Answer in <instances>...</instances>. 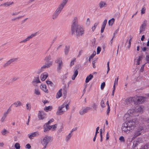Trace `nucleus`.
I'll return each mask as SVG.
<instances>
[{
    "mask_svg": "<svg viewBox=\"0 0 149 149\" xmlns=\"http://www.w3.org/2000/svg\"><path fill=\"white\" fill-rule=\"evenodd\" d=\"M138 124V121L136 119L130 120L128 121L127 123L123 124L122 130L126 133H129L131 131L134 129Z\"/></svg>",
    "mask_w": 149,
    "mask_h": 149,
    "instance_id": "1",
    "label": "nucleus"
},
{
    "mask_svg": "<svg viewBox=\"0 0 149 149\" xmlns=\"http://www.w3.org/2000/svg\"><path fill=\"white\" fill-rule=\"evenodd\" d=\"M51 59V56L50 55H47L45 57L44 60L46 62V63L37 72L38 73H40L44 69L48 68L52 65L53 61L50 60Z\"/></svg>",
    "mask_w": 149,
    "mask_h": 149,
    "instance_id": "2",
    "label": "nucleus"
},
{
    "mask_svg": "<svg viewBox=\"0 0 149 149\" xmlns=\"http://www.w3.org/2000/svg\"><path fill=\"white\" fill-rule=\"evenodd\" d=\"M68 0H63L62 3L58 6L52 16V18L54 19L58 17L59 14L61 13L63 7L67 3Z\"/></svg>",
    "mask_w": 149,
    "mask_h": 149,
    "instance_id": "3",
    "label": "nucleus"
},
{
    "mask_svg": "<svg viewBox=\"0 0 149 149\" xmlns=\"http://www.w3.org/2000/svg\"><path fill=\"white\" fill-rule=\"evenodd\" d=\"M72 34L75 36L77 37L82 36L84 34V30L82 27L78 26L71 29Z\"/></svg>",
    "mask_w": 149,
    "mask_h": 149,
    "instance_id": "4",
    "label": "nucleus"
},
{
    "mask_svg": "<svg viewBox=\"0 0 149 149\" xmlns=\"http://www.w3.org/2000/svg\"><path fill=\"white\" fill-rule=\"evenodd\" d=\"M69 109L68 103H67L65 102L61 105L58 107L56 112V114L60 115L64 113L66 111Z\"/></svg>",
    "mask_w": 149,
    "mask_h": 149,
    "instance_id": "5",
    "label": "nucleus"
},
{
    "mask_svg": "<svg viewBox=\"0 0 149 149\" xmlns=\"http://www.w3.org/2000/svg\"><path fill=\"white\" fill-rule=\"evenodd\" d=\"M51 140V137L48 136H46L42 139L40 141V143L42 146V149H45Z\"/></svg>",
    "mask_w": 149,
    "mask_h": 149,
    "instance_id": "6",
    "label": "nucleus"
},
{
    "mask_svg": "<svg viewBox=\"0 0 149 149\" xmlns=\"http://www.w3.org/2000/svg\"><path fill=\"white\" fill-rule=\"evenodd\" d=\"M55 63L57 64L56 70L57 72H60L63 65L62 58L58 57L55 60Z\"/></svg>",
    "mask_w": 149,
    "mask_h": 149,
    "instance_id": "7",
    "label": "nucleus"
},
{
    "mask_svg": "<svg viewBox=\"0 0 149 149\" xmlns=\"http://www.w3.org/2000/svg\"><path fill=\"white\" fill-rule=\"evenodd\" d=\"M133 98V102L135 104H140L143 102L146 99V97H143L137 96H134Z\"/></svg>",
    "mask_w": 149,
    "mask_h": 149,
    "instance_id": "8",
    "label": "nucleus"
},
{
    "mask_svg": "<svg viewBox=\"0 0 149 149\" xmlns=\"http://www.w3.org/2000/svg\"><path fill=\"white\" fill-rule=\"evenodd\" d=\"M138 115V114H137L136 111L133 109H131L127 111V113L125 115L124 118L127 119L130 116H137Z\"/></svg>",
    "mask_w": 149,
    "mask_h": 149,
    "instance_id": "9",
    "label": "nucleus"
},
{
    "mask_svg": "<svg viewBox=\"0 0 149 149\" xmlns=\"http://www.w3.org/2000/svg\"><path fill=\"white\" fill-rule=\"evenodd\" d=\"M143 129V128L142 126H140L137 128L134 131L133 138H135L138 136L141 135L142 133Z\"/></svg>",
    "mask_w": 149,
    "mask_h": 149,
    "instance_id": "10",
    "label": "nucleus"
},
{
    "mask_svg": "<svg viewBox=\"0 0 149 149\" xmlns=\"http://www.w3.org/2000/svg\"><path fill=\"white\" fill-rule=\"evenodd\" d=\"M37 34V33H35L32 34L30 36H27L24 39L20 41L19 43L21 44L26 43L30 39H31L36 36V35Z\"/></svg>",
    "mask_w": 149,
    "mask_h": 149,
    "instance_id": "11",
    "label": "nucleus"
},
{
    "mask_svg": "<svg viewBox=\"0 0 149 149\" xmlns=\"http://www.w3.org/2000/svg\"><path fill=\"white\" fill-rule=\"evenodd\" d=\"M78 17H74L72 21L71 29L79 26V25H78Z\"/></svg>",
    "mask_w": 149,
    "mask_h": 149,
    "instance_id": "12",
    "label": "nucleus"
},
{
    "mask_svg": "<svg viewBox=\"0 0 149 149\" xmlns=\"http://www.w3.org/2000/svg\"><path fill=\"white\" fill-rule=\"evenodd\" d=\"M17 59L18 58H14L10 59L6 61V62L3 64V67L6 68V67L12 63L16 61L17 60Z\"/></svg>",
    "mask_w": 149,
    "mask_h": 149,
    "instance_id": "13",
    "label": "nucleus"
},
{
    "mask_svg": "<svg viewBox=\"0 0 149 149\" xmlns=\"http://www.w3.org/2000/svg\"><path fill=\"white\" fill-rule=\"evenodd\" d=\"M91 108L89 107H86L85 108H82L79 111V113L81 115H83L90 110Z\"/></svg>",
    "mask_w": 149,
    "mask_h": 149,
    "instance_id": "14",
    "label": "nucleus"
},
{
    "mask_svg": "<svg viewBox=\"0 0 149 149\" xmlns=\"http://www.w3.org/2000/svg\"><path fill=\"white\" fill-rule=\"evenodd\" d=\"M46 114L43 111H39L38 114V118L39 120H42L45 118Z\"/></svg>",
    "mask_w": 149,
    "mask_h": 149,
    "instance_id": "15",
    "label": "nucleus"
},
{
    "mask_svg": "<svg viewBox=\"0 0 149 149\" xmlns=\"http://www.w3.org/2000/svg\"><path fill=\"white\" fill-rule=\"evenodd\" d=\"M146 20H145L140 27L139 28L140 33H141L142 32L145 31V28L146 26Z\"/></svg>",
    "mask_w": 149,
    "mask_h": 149,
    "instance_id": "16",
    "label": "nucleus"
},
{
    "mask_svg": "<svg viewBox=\"0 0 149 149\" xmlns=\"http://www.w3.org/2000/svg\"><path fill=\"white\" fill-rule=\"evenodd\" d=\"M39 133L38 132L30 133L28 135V137L31 139H33V137L38 136L39 135Z\"/></svg>",
    "mask_w": 149,
    "mask_h": 149,
    "instance_id": "17",
    "label": "nucleus"
},
{
    "mask_svg": "<svg viewBox=\"0 0 149 149\" xmlns=\"http://www.w3.org/2000/svg\"><path fill=\"white\" fill-rule=\"evenodd\" d=\"M40 88L41 89L44 91L46 93H48V91L47 88L45 84H41L40 86Z\"/></svg>",
    "mask_w": 149,
    "mask_h": 149,
    "instance_id": "18",
    "label": "nucleus"
},
{
    "mask_svg": "<svg viewBox=\"0 0 149 149\" xmlns=\"http://www.w3.org/2000/svg\"><path fill=\"white\" fill-rule=\"evenodd\" d=\"M48 76V74L46 72H44L40 76V78L42 81H45Z\"/></svg>",
    "mask_w": 149,
    "mask_h": 149,
    "instance_id": "19",
    "label": "nucleus"
},
{
    "mask_svg": "<svg viewBox=\"0 0 149 149\" xmlns=\"http://www.w3.org/2000/svg\"><path fill=\"white\" fill-rule=\"evenodd\" d=\"M107 22V19H105L103 22L102 24L101 30V33H102L104 32Z\"/></svg>",
    "mask_w": 149,
    "mask_h": 149,
    "instance_id": "20",
    "label": "nucleus"
},
{
    "mask_svg": "<svg viewBox=\"0 0 149 149\" xmlns=\"http://www.w3.org/2000/svg\"><path fill=\"white\" fill-rule=\"evenodd\" d=\"M14 4L13 2H7L5 3L1 4V6H4V7H8Z\"/></svg>",
    "mask_w": 149,
    "mask_h": 149,
    "instance_id": "21",
    "label": "nucleus"
},
{
    "mask_svg": "<svg viewBox=\"0 0 149 149\" xmlns=\"http://www.w3.org/2000/svg\"><path fill=\"white\" fill-rule=\"evenodd\" d=\"M144 107L143 106H140L137 109V112L142 113L143 112Z\"/></svg>",
    "mask_w": 149,
    "mask_h": 149,
    "instance_id": "22",
    "label": "nucleus"
},
{
    "mask_svg": "<svg viewBox=\"0 0 149 149\" xmlns=\"http://www.w3.org/2000/svg\"><path fill=\"white\" fill-rule=\"evenodd\" d=\"M9 132L5 129H3L1 132V133L2 135L4 136H6Z\"/></svg>",
    "mask_w": 149,
    "mask_h": 149,
    "instance_id": "23",
    "label": "nucleus"
},
{
    "mask_svg": "<svg viewBox=\"0 0 149 149\" xmlns=\"http://www.w3.org/2000/svg\"><path fill=\"white\" fill-rule=\"evenodd\" d=\"M107 6L106 2L103 1H101L99 3V6L100 8H101Z\"/></svg>",
    "mask_w": 149,
    "mask_h": 149,
    "instance_id": "24",
    "label": "nucleus"
},
{
    "mask_svg": "<svg viewBox=\"0 0 149 149\" xmlns=\"http://www.w3.org/2000/svg\"><path fill=\"white\" fill-rule=\"evenodd\" d=\"M93 77V75L90 74L89 76H87L86 77L85 82L86 83H88L90 80H91Z\"/></svg>",
    "mask_w": 149,
    "mask_h": 149,
    "instance_id": "25",
    "label": "nucleus"
},
{
    "mask_svg": "<svg viewBox=\"0 0 149 149\" xmlns=\"http://www.w3.org/2000/svg\"><path fill=\"white\" fill-rule=\"evenodd\" d=\"M133 97H130L129 98L126 99L125 100V102L126 104H129L133 102Z\"/></svg>",
    "mask_w": 149,
    "mask_h": 149,
    "instance_id": "26",
    "label": "nucleus"
},
{
    "mask_svg": "<svg viewBox=\"0 0 149 149\" xmlns=\"http://www.w3.org/2000/svg\"><path fill=\"white\" fill-rule=\"evenodd\" d=\"M13 104L16 107H18L19 106H22V102L19 101H18L14 102L13 103Z\"/></svg>",
    "mask_w": 149,
    "mask_h": 149,
    "instance_id": "27",
    "label": "nucleus"
},
{
    "mask_svg": "<svg viewBox=\"0 0 149 149\" xmlns=\"http://www.w3.org/2000/svg\"><path fill=\"white\" fill-rule=\"evenodd\" d=\"M52 106H49L47 107H46L44 108V110L46 112H48L49 111H51L52 109Z\"/></svg>",
    "mask_w": 149,
    "mask_h": 149,
    "instance_id": "28",
    "label": "nucleus"
},
{
    "mask_svg": "<svg viewBox=\"0 0 149 149\" xmlns=\"http://www.w3.org/2000/svg\"><path fill=\"white\" fill-rule=\"evenodd\" d=\"M70 48V46H66L64 49V53L65 55H67L68 54L69 49Z\"/></svg>",
    "mask_w": 149,
    "mask_h": 149,
    "instance_id": "29",
    "label": "nucleus"
},
{
    "mask_svg": "<svg viewBox=\"0 0 149 149\" xmlns=\"http://www.w3.org/2000/svg\"><path fill=\"white\" fill-rule=\"evenodd\" d=\"M72 136V134L70 133L68 135L66 136L65 138V141L67 142H68L70 140Z\"/></svg>",
    "mask_w": 149,
    "mask_h": 149,
    "instance_id": "30",
    "label": "nucleus"
},
{
    "mask_svg": "<svg viewBox=\"0 0 149 149\" xmlns=\"http://www.w3.org/2000/svg\"><path fill=\"white\" fill-rule=\"evenodd\" d=\"M62 95V89H60L57 93L56 97L57 98H58L61 96Z\"/></svg>",
    "mask_w": 149,
    "mask_h": 149,
    "instance_id": "31",
    "label": "nucleus"
},
{
    "mask_svg": "<svg viewBox=\"0 0 149 149\" xmlns=\"http://www.w3.org/2000/svg\"><path fill=\"white\" fill-rule=\"evenodd\" d=\"M34 93L36 95H40V93L39 89L37 88H35L34 91Z\"/></svg>",
    "mask_w": 149,
    "mask_h": 149,
    "instance_id": "32",
    "label": "nucleus"
},
{
    "mask_svg": "<svg viewBox=\"0 0 149 149\" xmlns=\"http://www.w3.org/2000/svg\"><path fill=\"white\" fill-rule=\"evenodd\" d=\"M115 19L114 18H112L108 21V24L109 26H112L114 23Z\"/></svg>",
    "mask_w": 149,
    "mask_h": 149,
    "instance_id": "33",
    "label": "nucleus"
},
{
    "mask_svg": "<svg viewBox=\"0 0 149 149\" xmlns=\"http://www.w3.org/2000/svg\"><path fill=\"white\" fill-rule=\"evenodd\" d=\"M56 125L55 124L52 126H48V128L49 130H55L56 128Z\"/></svg>",
    "mask_w": 149,
    "mask_h": 149,
    "instance_id": "34",
    "label": "nucleus"
},
{
    "mask_svg": "<svg viewBox=\"0 0 149 149\" xmlns=\"http://www.w3.org/2000/svg\"><path fill=\"white\" fill-rule=\"evenodd\" d=\"M142 57V56L141 55H140L139 56V58L136 61L137 65H139L140 64V62L141 61Z\"/></svg>",
    "mask_w": 149,
    "mask_h": 149,
    "instance_id": "35",
    "label": "nucleus"
},
{
    "mask_svg": "<svg viewBox=\"0 0 149 149\" xmlns=\"http://www.w3.org/2000/svg\"><path fill=\"white\" fill-rule=\"evenodd\" d=\"M46 82L48 86H49L51 87H53L54 86V84L51 81L47 80L46 81Z\"/></svg>",
    "mask_w": 149,
    "mask_h": 149,
    "instance_id": "36",
    "label": "nucleus"
},
{
    "mask_svg": "<svg viewBox=\"0 0 149 149\" xmlns=\"http://www.w3.org/2000/svg\"><path fill=\"white\" fill-rule=\"evenodd\" d=\"M96 52L94 51L93 52V53L90 56L89 59H88L89 61H90L91 59L95 56V55H96Z\"/></svg>",
    "mask_w": 149,
    "mask_h": 149,
    "instance_id": "37",
    "label": "nucleus"
},
{
    "mask_svg": "<svg viewBox=\"0 0 149 149\" xmlns=\"http://www.w3.org/2000/svg\"><path fill=\"white\" fill-rule=\"evenodd\" d=\"M104 102L103 99H102L101 101L100 105L102 108H104L105 107V104L104 103Z\"/></svg>",
    "mask_w": 149,
    "mask_h": 149,
    "instance_id": "38",
    "label": "nucleus"
},
{
    "mask_svg": "<svg viewBox=\"0 0 149 149\" xmlns=\"http://www.w3.org/2000/svg\"><path fill=\"white\" fill-rule=\"evenodd\" d=\"M98 24V23H95L93 26L92 27L91 29L93 31H94L96 29V27Z\"/></svg>",
    "mask_w": 149,
    "mask_h": 149,
    "instance_id": "39",
    "label": "nucleus"
},
{
    "mask_svg": "<svg viewBox=\"0 0 149 149\" xmlns=\"http://www.w3.org/2000/svg\"><path fill=\"white\" fill-rule=\"evenodd\" d=\"M44 131L45 132H46L49 130L48 129V125H47V126L46 125H45L44 126Z\"/></svg>",
    "mask_w": 149,
    "mask_h": 149,
    "instance_id": "40",
    "label": "nucleus"
},
{
    "mask_svg": "<svg viewBox=\"0 0 149 149\" xmlns=\"http://www.w3.org/2000/svg\"><path fill=\"white\" fill-rule=\"evenodd\" d=\"M26 109L27 110H30L31 108V105L30 103H28L26 105Z\"/></svg>",
    "mask_w": 149,
    "mask_h": 149,
    "instance_id": "41",
    "label": "nucleus"
},
{
    "mask_svg": "<svg viewBox=\"0 0 149 149\" xmlns=\"http://www.w3.org/2000/svg\"><path fill=\"white\" fill-rule=\"evenodd\" d=\"M91 24V21L89 18H88L87 19L86 21V24L87 26H89Z\"/></svg>",
    "mask_w": 149,
    "mask_h": 149,
    "instance_id": "42",
    "label": "nucleus"
},
{
    "mask_svg": "<svg viewBox=\"0 0 149 149\" xmlns=\"http://www.w3.org/2000/svg\"><path fill=\"white\" fill-rule=\"evenodd\" d=\"M22 17V16H19L18 17L13 18L12 19V21H14L18 19H19Z\"/></svg>",
    "mask_w": 149,
    "mask_h": 149,
    "instance_id": "43",
    "label": "nucleus"
},
{
    "mask_svg": "<svg viewBox=\"0 0 149 149\" xmlns=\"http://www.w3.org/2000/svg\"><path fill=\"white\" fill-rule=\"evenodd\" d=\"M33 82H36L37 83H39L40 82L39 77H37L36 78H35V79L34 80Z\"/></svg>",
    "mask_w": 149,
    "mask_h": 149,
    "instance_id": "44",
    "label": "nucleus"
},
{
    "mask_svg": "<svg viewBox=\"0 0 149 149\" xmlns=\"http://www.w3.org/2000/svg\"><path fill=\"white\" fill-rule=\"evenodd\" d=\"M15 147L17 149H19L20 148V146L19 143H16L15 145Z\"/></svg>",
    "mask_w": 149,
    "mask_h": 149,
    "instance_id": "45",
    "label": "nucleus"
},
{
    "mask_svg": "<svg viewBox=\"0 0 149 149\" xmlns=\"http://www.w3.org/2000/svg\"><path fill=\"white\" fill-rule=\"evenodd\" d=\"M118 76L117 79H115V81H114V85H113V88H114V87H115V85L116 84L117 85L118 84Z\"/></svg>",
    "mask_w": 149,
    "mask_h": 149,
    "instance_id": "46",
    "label": "nucleus"
},
{
    "mask_svg": "<svg viewBox=\"0 0 149 149\" xmlns=\"http://www.w3.org/2000/svg\"><path fill=\"white\" fill-rule=\"evenodd\" d=\"M76 58H74V59L72 60L70 62V66H72L74 64V62L75 61Z\"/></svg>",
    "mask_w": 149,
    "mask_h": 149,
    "instance_id": "47",
    "label": "nucleus"
},
{
    "mask_svg": "<svg viewBox=\"0 0 149 149\" xmlns=\"http://www.w3.org/2000/svg\"><path fill=\"white\" fill-rule=\"evenodd\" d=\"M20 11L18 12H14L12 13L11 15L12 16H16L18 15L20 13Z\"/></svg>",
    "mask_w": 149,
    "mask_h": 149,
    "instance_id": "48",
    "label": "nucleus"
},
{
    "mask_svg": "<svg viewBox=\"0 0 149 149\" xmlns=\"http://www.w3.org/2000/svg\"><path fill=\"white\" fill-rule=\"evenodd\" d=\"M54 121V120L53 119H52L50 120L49 121H48V122L46 123L45 125H46L47 126V125H49V124H50L52 122H53Z\"/></svg>",
    "mask_w": 149,
    "mask_h": 149,
    "instance_id": "49",
    "label": "nucleus"
},
{
    "mask_svg": "<svg viewBox=\"0 0 149 149\" xmlns=\"http://www.w3.org/2000/svg\"><path fill=\"white\" fill-rule=\"evenodd\" d=\"M105 85V84L104 82H103L102 83L101 85V89L102 90H103Z\"/></svg>",
    "mask_w": 149,
    "mask_h": 149,
    "instance_id": "50",
    "label": "nucleus"
},
{
    "mask_svg": "<svg viewBox=\"0 0 149 149\" xmlns=\"http://www.w3.org/2000/svg\"><path fill=\"white\" fill-rule=\"evenodd\" d=\"M146 8L144 7H143L141 10V14H143L145 13L146 11Z\"/></svg>",
    "mask_w": 149,
    "mask_h": 149,
    "instance_id": "51",
    "label": "nucleus"
},
{
    "mask_svg": "<svg viewBox=\"0 0 149 149\" xmlns=\"http://www.w3.org/2000/svg\"><path fill=\"white\" fill-rule=\"evenodd\" d=\"M101 48L100 47H97V54H99L100 53V52L101 51Z\"/></svg>",
    "mask_w": 149,
    "mask_h": 149,
    "instance_id": "52",
    "label": "nucleus"
},
{
    "mask_svg": "<svg viewBox=\"0 0 149 149\" xmlns=\"http://www.w3.org/2000/svg\"><path fill=\"white\" fill-rule=\"evenodd\" d=\"M109 61H108L107 63V74L109 71L110 70V68H109Z\"/></svg>",
    "mask_w": 149,
    "mask_h": 149,
    "instance_id": "53",
    "label": "nucleus"
},
{
    "mask_svg": "<svg viewBox=\"0 0 149 149\" xmlns=\"http://www.w3.org/2000/svg\"><path fill=\"white\" fill-rule=\"evenodd\" d=\"M92 107L95 110H96L97 105H96L95 103H94L93 104Z\"/></svg>",
    "mask_w": 149,
    "mask_h": 149,
    "instance_id": "54",
    "label": "nucleus"
},
{
    "mask_svg": "<svg viewBox=\"0 0 149 149\" xmlns=\"http://www.w3.org/2000/svg\"><path fill=\"white\" fill-rule=\"evenodd\" d=\"M145 64H144L141 67L140 70V71L141 72H143V71L144 68V67Z\"/></svg>",
    "mask_w": 149,
    "mask_h": 149,
    "instance_id": "55",
    "label": "nucleus"
},
{
    "mask_svg": "<svg viewBox=\"0 0 149 149\" xmlns=\"http://www.w3.org/2000/svg\"><path fill=\"white\" fill-rule=\"evenodd\" d=\"M78 72L77 70H74V74L75 75H76V76H77V75L78 74Z\"/></svg>",
    "mask_w": 149,
    "mask_h": 149,
    "instance_id": "56",
    "label": "nucleus"
},
{
    "mask_svg": "<svg viewBox=\"0 0 149 149\" xmlns=\"http://www.w3.org/2000/svg\"><path fill=\"white\" fill-rule=\"evenodd\" d=\"M119 140L120 141H124V138L123 136H120L119 138Z\"/></svg>",
    "mask_w": 149,
    "mask_h": 149,
    "instance_id": "57",
    "label": "nucleus"
},
{
    "mask_svg": "<svg viewBox=\"0 0 149 149\" xmlns=\"http://www.w3.org/2000/svg\"><path fill=\"white\" fill-rule=\"evenodd\" d=\"M110 111V106H108V109H107V115H108L109 114Z\"/></svg>",
    "mask_w": 149,
    "mask_h": 149,
    "instance_id": "58",
    "label": "nucleus"
},
{
    "mask_svg": "<svg viewBox=\"0 0 149 149\" xmlns=\"http://www.w3.org/2000/svg\"><path fill=\"white\" fill-rule=\"evenodd\" d=\"M26 148L27 149H30L31 148V146L30 145V144H27L26 146Z\"/></svg>",
    "mask_w": 149,
    "mask_h": 149,
    "instance_id": "59",
    "label": "nucleus"
},
{
    "mask_svg": "<svg viewBox=\"0 0 149 149\" xmlns=\"http://www.w3.org/2000/svg\"><path fill=\"white\" fill-rule=\"evenodd\" d=\"M146 63H149V55L146 56Z\"/></svg>",
    "mask_w": 149,
    "mask_h": 149,
    "instance_id": "60",
    "label": "nucleus"
},
{
    "mask_svg": "<svg viewBox=\"0 0 149 149\" xmlns=\"http://www.w3.org/2000/svg\"><path fill=\"white\" fill-rule=\"evenodd\" d=\"M18 78L17 77H13L12 79V81H15L18 79Z\"/></svg>",
    "mask_w": 149,
    "mask_h": 149,
    "instance_id": "61",
    "label": "nucleus"
},
{
    "mask_svg": "<svg viewBox=\"0 0 149 149\" xmlns=\"http://www.w3.org/2000/svg\"><path fill=\"white\" fill-rule=\"evenodd\" d=\"M99 127H97L96 129V131L95 133V135H97V133H99L98 131L99 130Z\"/></svg>",
    "mask_w": 149,
    "mask_h": 149,
    "instance_id": "62",
    "label": "nucleus"
},
{
    "mask_svg": "<svg viewBox=\"0 0 149 149\" xmlns=\"http://www.w3.org/2000/svg\"><path fill=\"white\" fill-rule=\"evenodd\" d=\"M95 61H93L92 62V64L93 65V67L94 68H95L96 66L95 65Z\"/></svg>",
    "mask_w": 149,
    "mask_h": 149,
    "instance_id": "63",
    "label": "nucleus"
},
{
    "mask_svg": "<svg viewBox=\"0 0 149 149\" xmlns=\"http://www.w3.org/2000/svg\"><path fill=\"white\" fill-rule=\"evenodd\" d=\"M82 50H80L79 51V54L78 56L79 57L80 56V55H81L82 53Z\"/></svg>",
    "mask_w": 149,
    "mask_h": 149,
    "instance_id": "64",
    "label": "nucleus"
}]
</instances>
